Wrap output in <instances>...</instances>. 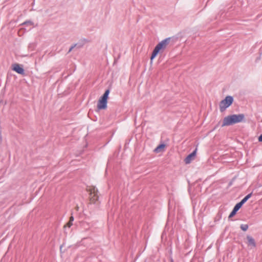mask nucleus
Wrapping results in <instances>:
<instances>
[{
	"label": "nucleus",
	"instance_id": "2",
	"mask_svg": "<svg viewBox=\"0 0 262 262\" xmlns=\"http://www.w3.org/2000/svg\"><path fill=\"white\" fill-rule=\"evenodd\" d=\"M170 39V37L166 38L160 42L155 47L150 57L151 60H152L154 58H155L159 52H163V51L166 48L167 46L169 43Z\"/></svg>",
	"mask_w": 262,
	"mask_h": 262
},
{
	"label": "nucleus",
	"instance_id": "1",
	"mask_svg": "<svg viewBox=\"0 0 262 262\" xmlns=\"http://www.w3.org/2000/svg\"><path fill=\"white\" fill-rule=\"evenodd\" d=\"M245 115L243 114L232 115L225 117L222 126H229L244 121Z\"/></svg>",
	"mask_w": 262,
	"mask_h": 262
},
{
	"label": "nucleus",
	"instance_id": "20",
	"mask_svg": "<svg viewBox=\"0 0 262 262\" xmlns=\"http://www.w3.org/2000/svg\"><path fill=\"white\" fill-rule=\"evenodd\" d=\"M75 208H76V210H78L79 207H78V206H76Z\"/></svg>",
	"mask_w": 262,
	"mask_h": 262
},
{
	"label": "nucleus",
	"instance_id": "19",
	"mask_svg": "<svg viewBox=\"0 0 262 262\" xmlns=\"http://www.w3.org/2000/svg\"><path fill=\"white\" fill-rule=\"evenodd\" d=\"M258 141L259 142H262V134L260 135L258 137Z\"/></svg>",
	"mask_w": 262,
	"mask_h": 262
},
{
	"label": "nucleus",
	"instance_id": "14",
	"mask_svg": "<svg viewBox=\"0 0 262 262\" xmlns=\"http://www.w3.org/2000/svg\"><path fill=\"white\" fill-rule=\"evenodd\" d=\"M248 200L246 197H245L239 203H238L242 206Z\"/></svg>",
	"mask_w": 262,
	"mask_h": 262
},
{
	"label": "nucleus",
	"instance_id": "3",
	"mask_svg": "<svg viewBox=\"0 0 262 262\" xmlns=\"http://www.w3.org/2000/svg\"><path fill=\"white\" fill-rule=\"evenodd\" d=\"M86 190L89 192L90 201L91 203H96L99 198V191L98 189L94 186H91L88 187Z\"/></svg>",
	"mask_w": 262,
	"mask_h": 262
},
{
	"label": "nucleus",
	"instance_id": "5",
	"mask_svg": "<svg viewBox=\"0 0 262 262\" xmlns=\"http://www.w3.org/2000/svg\"><path fill=\"white\" fill-rule=\"evenodd\" d=\"M196 152V148L190 154L188 155L184 160L186 164H189L193 160H194Z\"/></svg>",
	"mask_w": 262,
	"mask_h": 262
},
{
	"label": "nucleus",
	"instance_id": "8",
	"mask_svg": "<svg viewBox=\"0 0 262 262\" xmlns=\"http://www.w3.org/2000/svg\"><path fill=\"white\" fill-rule=\"evenodd\" d=\"M241 207L242 206L239 203L236 204V205L234 206L233 209L230 213V215H229V218H231L233 217L234 215H235L237 211L240 209Z\"/></svg>",
	"mask_w": 262,
	"mask_h": 262
},
{
	"label": "nucleus",
	"instance_id": "11",
	"mask_svg": "<svg viewBox=\"0 0 262 262\" xmlns=\"http://www.w3.org/2000/svg\"><path fill=\"white\" fill-rule=\"evenodd\" d=\"M165 146V144H161L159 145V146H158L155 148V151L156 152H160V151H161L162 150H163V149L164 148Z\"/></svg>",
	"mask_w": 262,
	"mask_h": 262
},
{
	"label": "nucleus",
	"instance_id": "9",
	"mask_svg": "<svg viewBox=\"0 0 262 262\" xmlns=\"http://www.w3.org/2000/svg\"><path fill=\"white\" fill-rule=\"evenodd\" d=\"M247 239L248 240V246H252L253 247H255L256 246L255 240L252 236L247 235Z\"/></svg>",
	"mask_w": 262,
	"mask_h": 262
},
{
	"label": "nucleus",
	"instance_id": "18",
	"mask_svg": "<svg viewBox=\"0 0 262 262\" xmlns=\"http://www.w3.org/2000/svg\"><path fill=\"white\" fill-rule=\"evenodd\" d=\"M73 221H74V217L72 215V216L70 217V220H69V221H70V222H72V223H73Z\"/></svg>",
	"mask_w": 262,
	"mask_h": 262
},
{
	"label": "nucleus",
	"instance_id": "12",
	"mask_svg": "<svg viewBox=\"0 0 262 262\" xmlns=\"http://www.w3.org/2000/svg\"><path fill=\"white\" fill-rule=\"evenodd\" d=\"M240 228L242 230L246 231L248 229V225L247 224H242Z\"/></svg>",
	"mask_w": 262,
	"mask_h": 262
},
{
	"label": "nucleus",
	"instance_id": "17",
	"mask_svg": "<svg viewBox=\"0 0 262 262\" xmlns=\"http://www.w3.org/2000/svg\"><path fill=\"white\" fill-rule=\"evenodd\" d=\"M252 193H250L249 194H248L247 195H246L245 197H246L247 198V199L248 200L252 195Z\"/></svg>",
	"mask_w": 262,
	"mask_h": 262
},
{
	"label": "nucleus",
	"instance_id": "4",
	"mask_svg": "<svg viewBox=\"0 0 262 262\" xmlns=\"http://www.w3.org/2000/svg\"><path fill=\"white\" fill-rule=\"evenodd\" d=\"M233 101V97L230 96H227L225 99L222 100L220 103V109L221 112H224L232 103Z\"/></svg>",
	"mask_w": 262,
	"mask_h": 262
},
{
	"label": "nucleus",
	"instance_id": "10",
	"mask_svg": "<svg viewBox=\"0 0 262 262\" xmlns=\"http://www.w3.org/2000/svg\"><path fill=\"white\" fill-rule=\"evenodd\" d=\"M110 92V89H107L105 91V93L103 94V95L100 97V98H101L105 101H107Z\"/></svg>",
	"mask_w": 262,
	"mask_h": 262
},
{
	"label": "nucleus",
	"instance_id": "16",
	"mask_svg": "<svg viewBox=\"0 0 262 262\" xmlns=\"http://www.w3.org/2000/svg\"><path fill=\"white\" fill-rule=\"evenodd\" d=\"M72 225H73V223L69 221V222L66 225H64V227H70Z\"/></svg>",
	"mask_w": 262,
	"mask_h": 262
},
{
	"label": "nucleus",
	"instance_id": "15",
	"mask_svg": "<svg viewBox=\"0 0 262 262\" xmlns=\"http://www.w3.org/2000/svg\"><path fill=\"white\" fill-rule=\"evenodd\" d=\"M76 46H77V44H76V43H75V44L73 45V46H72L71 47V48H70V49H69V51H68V53L71 52L72 51V50H73L75 47H76Z\"/></svg>",
	"mask_w": 262,
	"mask_h": 262
},
{
	"label": "nucleus",
	"instance_id": "13",
	"mask_svg": "<svg viewBox=\"0 0 262 262\" xmlns=\"http://www.w3.org/2000/svg\"><path fill=\"white\" fill-rule=\"evenodd\" d=\"M33 25V23L31 21H26L22 24V25H30L32 26Z\"/></svg>",
	"mask_w": 262,
	"mask_h": 262
},
{
	"label": "nucleus",
	"instance_id": "6",
	"mask_svg": "<svg viewBox=\"0 0 262 262\" xmlns=\"http://www.w3.org/2000/svg\"><path fill=\"white\" fill-rule=\"evenodd\" d=\"M107 107V101H105L101 98L98 100L97 103V108L99 110L105 109Z\"/></svg>",
	"mask_w": 262,
	"mask_h": 262
},
{
	"label": "nucleus",
	"instance_id": "7",
	"mask_svg": "<svg viewBox=\"0 0 262 262\" xmlns=\"http://www.w3.org/2000/svg\"><path fill=\"white\" fill-rule=\"evenodd\" d=\"M12 69L18 74H24V70L23 68L17 63H15L13 65Z\"/></svg>",
	"mask_w": 262,
	"mask_h": 262
}]
</instances>
